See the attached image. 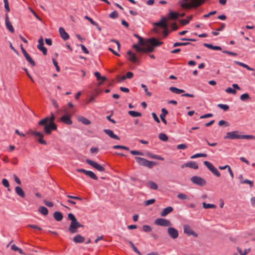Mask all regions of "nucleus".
<instances>
[{
  "label": "nucleus",
  "instance_id": "c85d7f7f",
  "mask_svg": "<svg viewBox=\"0 0 255 255\" xmlns=\"http://www.w3.org/2000/svg\"><path fill=\"white\" fill-rule=\"evenodd\" d=\"M235 63H236L238 65H240L244 68H246V69H247L249 70H250V71H254L255 70V69L254 68H251L248 65L245 64L243 63H242L241 62L235 61Z\"/></svg>",
  "mask_w": 255,
  "mask_h": 255
},
{
  "label": "nucleus",
  "instance_id": "7c9ffc66",
  "mask_svg": "<svg viewBox=\"0 0 255 255\" xmlns=\"http://www.w3.org/2000/svg\"><path fill=\"white\" fill-rule=\"evenodd\" d=\"M159 139L163 141H166L168 139L167 135L164 133H160L158 135Z\"/></svg>",
  "mask_w": 255,
  "mask_h": 255
},
{
  "label": "nucleus",
  "instance_id": "aec40b11",
  "mask_svg": "<svg viewBox=\"0 0 255 255\" xmlns=\"http://www.w3.org/2000/svg\"><path fill=\"white\" fill-rule=\"evenodd\" d=\"M127 54L129 56L128 58V60L134 63L137 61V58L135 54L133 53L131 51H128Z\"/></svg>",
  "mask_w": 255,
  "mask_h": 255
},
{
  "label": "nucleus",
  "instance_id": "58836bf2",
  "mask_svg": "<svg viewBox=\"0 0 255 255\" xmlns=\"http://www.w3.org/2000/svg\"><path fill=\"white\" fill-rule=\"evenodd\" d=\"M177 197L181 200H188L189 199L188 196L187 195L183 194V193H179L177 195Z\"/></svg>",
  "mask_w": 255,
  "mask_h": 255
},
{
  "label": "nucleus",
  "instance_id": "dca6fc26",
  "mask_svg": "<svg viewBox=\"0 0 255 255\" xmlns=\"http://www.w3.org/2000/svg\"><path fill=\"white\" fill-rule=\"evenodd\" d=\"M184 167H188L194 169H197L199 167L198 165L194 161L187 162L182 166V168H184Z\"/></svg>",
  "mask_w": 255,
  "mask_h": 255
},
{
  "label": "nucleus",
  "instance_id": "ddd939ff",
  "mask_svg": "<svg viewBox=\"0 0 255 255\" xmlns=\"http://www.w3.org/2000/svg\"><path fill=\"white\" fill-rule=\"evenodd\" d=\"M5 25L6 28L9 30V31L13 33L14 32V29L13 27V26L10 22V21L9 20L8 14H6L5 16Z\"/></svg>",
  "mask_w": 255,
  "mask_h": 255
},
{
  "label": "nucleus",
  "instance_id": "423d86ee",
  "mask_svg": "<svg viewBox=\"0 0 255 255\" xmlns=\"http://www.w3.org/2000/svg\"><path fill=\"white\" fill-rule=\"evenodd\" d=\"M189 2H182L180 4L181 6L185 9L196 8L203 4L205 0H189Z\"/></svg>",
  "mask_w": 255,
  "mask_h": 255
},
{
  "label": "nucleus",
  "instance_id": "c9c22d12",
  "mask_svg": "<svg viewBox=\"0 0 255 255\" xmlns=\"http://www.w3.org/2000/svg\"><path fill=\"white\" fill-rule=\"evenodd\" d=\"M203 207L205 209H209V208H216L217 207L216 205L214 204H207L205 202L203 203Z\"/></svg>",
  "mask_w": 255,
  "mask_h": 255
},
{
  "label": "nucleus",
  "instance_id": "f3484780",
  "mask_svg": "<svg viewBox=\"0 0 255 255\" xmlns=\"http://www.w3.org/2000/svg\"><path fill=\"white\" fill-rule=\"evenodd\" d=\"M173 211V208L172 207L168 206L164 208L162 211L160 213V215L161 217H165L168 214Z\"/></svg>",
  "mask_w": 255,
  "mask_h": 255
},
{
  "label": "nucleus",
  "instance_id": "338daca9",
  "mask_svg": "<svg viewBox=\"0 0 255 255\" xmlns=\"http://www.w3.org/2000/svg\"><path fill=\"white\" fill-rule=\"evenodd\" d=\"M96 97V95H92L90 98L88 100V101L86 102V104H88L89 103H91V102H93L95 101V99Z\"/></svg>",
  "mask_w": 255,
  "mask_h": 255
},
{
  "label": "nucleus",
  "instance_id": "f257e3e1",
  "mask_svg": "<svg viewBox=\"0 0 255 255\" xmlns=\"http://www.w3.org/2000/svg\"><path fill=\"white\" fill-rule=\"evenodd\" d=\"M170 20H175V11L170 10L167 17H162L160 21L155 22V26H160L164 29L165 36L168 35V28L171 27L173 31L175 30V22L171 23Z\"/></svg>",
  "mask_w": 255,
  "mask_h": 255
},
{
  "label": "nucleus",
  "instance_id": "f8f14e48",
  "mask_svg": "<svg viewBox=\"0 0 255 255\" xmlns=\"http://www.w3.org/2000/svg\"><path fill=\"white\" fill-rule=\"evenodd\" d=\"M64 112L66 113L64 115L62 116L60 118V120L63 122L65 124L67 125H71L72 124V121L71 120V116L67 114V112L66 110H64Z\"/></svg>",
  "mask_w": 255,
  "mask_h": 255
},
{
  "label": "nucleus",
  "instance_id": "473e14b6",
  "mask_svg": "<svg viewBox=\"0 0 255 255\" xmlns=\"http://www.w3.org/2000/svg\"><path fill=\"white\" fill-rule=\"evenodd\" d=\"M86 175H87L88 176L90 177V178L94 180H98V179L97 176L93 172L91 171H88Z\"/></svg>",
  "mask_w": 255,
  "mask_h": 255
},
{
  "label": "nucleus",
  "instance_id": "2eb2a0df",
  "mask_svg": "<svg viewBox=\"0 0 255 255\" xmlns=\"http://www.w3.org/2000/svg\"><path fill=\"white\" fill-rule=\"evenodd\" d=\"M103 131L107 134H108L111 138L117 140H120V137L116 134H114V133L112 130L108 129H104Z\"/></svg>",
  "mask_w": 255,
  "mask_h": 255
},
{
  "label": "nucleus",
  "instance_id": "a19ab883",
  "mask_svg": "<svg viewBox=\"0 0 255 255\" xmlns=\"http://www.w3.org/2000/svg\"><path fill=\"white\" fill-rule=\"evenodd\" d=\"M207 155L206 153H197L192 155L191 158H195L197 157H206Z\"/></svg>",
  "mask_w": 255,
  "mask_h": 255
},
{
  "label": "nucleus",
  "instance_id": "4468645a",
  "mask_svg": "<svg viewBox=\"0 0 255 255\" xmlns=\"http://www.w3.org/2000/svg\"><path fill=\"white\" fill-rule=\"evenodd\" d=\"M59 32L61 37L64 40H66L69 38V34L65 31V29L60 27L59 29Z\"/></svg>",
  "mask_w": 255,
  "mask_h": 255
},
{
  "label": "nucleus",
  "instance_id": "6ab92c4d",
  "mask_svg": "<svg viewBox=\"0 0 255 255\" xmlns=\"http://www.w3.org/2000/svg\"><path fill=\"white\" fill-rule=\"evenodd\" d=\"M161 112L162 113H161V114L160 115V118L161 121H162V122L164 124L166 125L167 124V121L165 120V117L168 114V112L165 109L162 108L161 109Z\"/></svg>",
  "mask_w": 255,
  "mask_h": 255
},
{
  "label": "nucleus",
  "instance_id": "ea45409f",
  "mask_svg": "<svg viewBox=\"0 0 255 255\" xmlns=\"http://www.w3.org/2000/svg\"><path fill=\"white\" fill-rule=\"evenodd\" d=\"M218 107L223 109L225 111H228L229 109V107L227 105L219 104L218 105Z\"/></svg>",
  "mask_w": 255,
  "mask_h": 255
},
{
  "label": "nucleus",
  "instance_id": "680f3d73",
  "mask_svg": "<svg viewBox=\"0 0 255 255\" xmlns=\"http://www.w3.org/2000/svg\"><path fill=\"white\" fill-rule=\"evenodd\" d=\"M43 203L48 207H52L53 206V203L52 202L47 201V200H44L43 201Z\"/></svg>",
  "mask_w": 255,
  "mask_h": 255
},
{
  "label": "nucleus",
  "instance_id": "72a5a7b5",
  "mask_svg": "<svg viewBox=\"0 0 255 255\" xmlns=\"http://www.w3.org/2000/svg\"><path fill=\"white\" fill-rule=\"evenodd\" d=\"M237 250L240 255H246L251 251L250 249H245L243 251L241 248H238Z\"/></svg>",
  "mask_w": 255,
  "mask_h": 255
},
{
  "label": "nucleus",
  "instance_id": "4d7b16f0",
  "mask_svg": "<svg viewBox=\"0 0 255 255\" xmlns=\"http://www.w3.org/2000/svg\"><path fill=\"white\" fill-rule=\"evenodd\" d=\"M52 61H53V63L54 65V66H55V67H56V71H57V72H60V68L59 66H58V63H57V62L56 61V60L55 59H53Z\"/></svg>",
  "mask_w": 255,
  "mask_h": 255
},
{
  "label": "nucleus",
  "instance_id": "3c124183",
  "mask_svg": "<svg viewBox=\"0 0 255 255\" xmlns=\"http://www.w3.org/2000/svg\"><path fill=\"white\" fill-rule=\"evenodd\" d=\"M118 12L115 10L110 14V17L112 18H116L118 17Z\"/></svg>",
  "mask_w": 255,
  "mask_h": 255
},
{
  "label": "nucleus",
  "instance_id": "4c0bfd02",
  "mask_svg": "<svg viewBox=\"0 0 255 255\" xmlns=\"http://www.w3.org/2000/svg\"><path fill=\"white\" fill-rule=\"evenodd\" d=\"M11 250H12L14 251L18 252L20 254H22V255L24 254V253L22 251V250L21 249L17 247V246H16L15 245H12L11 247Z\"/></svg>",
  "mask_w": 255,
  "mask_h": 255
},
{
  "label": "nucleus",
  "instance_id": "1a4fd4ad",
  "mask_svg": "<svg viewBox=\"0 0 255 255\" xmlns=\"http://www.w3.org/2000/svg\"><path fill=\"white\" fill-rule=\"evenodd\" d=\"M86 162L99 171L103 172L105 171V168L103 166L91 159H87Z\"/></svg>",
  "mask_w": 255,
  "mask_h": 255
},
{
  "label": "nucleus",
  "instance_id": "13d9d810",
  "mask_svg": "<svg viewBox=\"0 0 255 255\" xmlns=\"http://www.w3.org/2000/svg\"><path fill=\"white\" fill-rule=\"evenodd\" d=\"M218 125L219 126H222L223 125H225L226 127H228L229 126V123L227 122H226L224 120H221L219 121Z\"/></svg>",
  "mask_w": 255,
  "mask_h": 255
},
{
  "label": "nucleus",
  "instance_id": "b1692460",
  "mask_svg": "<svg viewBox=\"0 0 255 255\" xmlns=\"http://www.w3.org/2000/svg\"><path fill=\"white\" fill-rule=\"evenodd\" d=\"M53 217L56 221H60L63 219V216L60 212L56 211L53 214Z\"/></svg>",
  "mask_w": 255,
  "mask_h": 255
},
{
  "label": "nucleus",
  "instance_id": "7ed1b4c3",
  "mask_svg": "<svg viewBox=\"0 0 255 255\" xmlns=\"http://www.w3.org/2000/svg\"><path fill=\"white\" fill-rule=\"evenodd\" d=\"M163 44V42L159 41L155 38L152 37L147 40L145 47H142L141 53L152 52L154 51V47L158 46Z\"/></svg>",
  "mask_w": 255,
  "mask_h": 255
},
{
  "label": "nucleus",
  "instance_id": "0eeeda50",
  "mask_svg": "<svg viewBox=\"0 0 255 255\" xmlns=\"http://www.w3.org/2000/svg\"><path fill=\"white\" fill-rule=\"evenodd\" d=\"M134 158L138 164L145 167H147L149 168H151L156 165L155 162L149 161L144 158L136 156Z\"/></svg>",
  "mask_w": 255,
  "mask_h": 255
},
{
  "label": "nucleus",
  "instance_id": "a211bd4d",
  "mask_svg": "<svg viewBox=\"0 0 255 255\" xmlns=\"http://www.w3.org/2000/svg\"><path fill=\"white\" fill-rule=\"evenodd\" d=\"M85 238L79 234L76 235L73 239V242L75 243H82L85 242Z\"/></svg>",
  "mask_w": 255,
  "mask_h": 255
},
{
  "label": "nucleus",
  "instance_id": "0e129e2a",
  "mask_svg": "<svg viewBox=\"0 0 255 255\" xmlns=\"http://www.w3.org/2000/svg\"><path fill=\"white\" fill-rule=\"evenodd\" d=\"M152 116L153 119L156 122H157V123H159L160 122L159 118H158V117L157 116L156 114L155 113H152Z\"/></svg>",
  "mask_w": 255,
  "mask_h": 255
},
{
  "label": "nucleus",
  "instance_id": "69168bd1",
  "mask_svg": "<svg viewBox=\"0 0 255 255\" xmlns=\"http://www.w3.org/2000/svg\"><path fill=\"white\" fill-rule=\"evenodd\" d=\"M211 172L217 177H220L221 176L220 173L216 168H215Z\"/></svg>",
  "mask_w": 255,
  "mask_h": 255
},
{
  "label": "nucleus",
  "instance_id": "cd10ccee",
  "mask_svg": "<svg viewBox=\"0 0 255 255\" xmlns=\"http://www.w3.org/2000/svg\"><path fill=\"white\" fill-rule=\"evenodd\" d=\"M168 233L170 236L175 239V229L172 227H169L168 229Z\"/></svg>",
  "mask_w": 255,
  "mask_h": 255
},
{
  "label": "nucleus",
  "instance_id": "20e7f679",
  "mask_svg": "<svg viewBox=\"0 0 255 255\" xmlns=\"http://www.w3.org/2000/svg\"><path fill=\"white\" fill-rule=\"evenodd\" d=\"M68 219L71 220L68 230L72 233L74 234L78 232V228L82 227L83 228L84 226L81 224L77 220L75 216L72 213H69L68 215Z\"/></svg>",
  "mask_w": 255,
  "mask_h": 255
},
{
  "label": "nucleus",
  "instance_id": "c756f323",
  "mask_svg": "<svg viewBox=\"0 0 255 255\" xmlns=\"http://www.w3.org/2000/svg\"><path fill=\"white\" fill-rule=\"evenodd\" d=\"M128 114L132 117H141L142 116L140 113L134 111H129L128 112Z\"/></svg>",
  "mask_w": 255,
  "mask_h": 255
},
{
  "label": "nucleus",
  "instance_id": "bf43d9fd",
  "mask_svg": "<svg viewBox=\"0 0 255 255\" xmlns=\"http://www.w3.org/2000/svg\"><path fill=\"white\" fill-rule=\"evenodd\" d=\"M222 52L234 56H236L237 55V53L227 50H223Z\"/></svg>",
  "mask_w": 255,
  "mask_h": 255
},
{
  "label": "nucleus",
  "instance_id": "e433bc0d",
  "mask_svg": "<svg viewBox=\"0 0 255 255\" xmlns=\"http://www.w3.org/2000/svg\"><path fill=\"white\" fill-rule=\"evenodd\" d=\"M240 99L242 101H245L250 100L251 98L248 93H245L241 96Z\"/></svg>",
  "mask_w": 255,
  "mask_h": 255
},
{
  "label": "nucleus",
  "instance_id": "864d4df0",
  "mask_svg": "<svg viewBox=\"0 0 255 255\" xmlns=\"http://www.w3.org/2000/svg\"><path fill=\"white\" fill-rule=\"evenodd\" d=\"M132 47L134 49H135L136 50V51L137 52H140V53L142 52V50H143L142 47H140L137 44H134Z\"/></svg>",
  "mask_w": 255,
  "mask_h": 255
},
{
  "label": "nucleus",
  "instance_id": "37998d69",
  "mask_svg": "<svg viewBox=\"0 0 255 255\" xmlns=\"http://www.w3.org/2000/svg\"><path fill=\"white\" fill-rule=\"evenodd\" d=\"M190 21V19H180L179 20V22H180L181 25H185L187 24Z\"/></svg>",
  "mask_w": 255,
  "mask_h": 255
},
{
  "label": "nucleus",
  "instance_id": "412c9836",
  "mask_svg": "<svg viewBox=\"0 0 255 255\" xmlns=\"http://www.w3.org/2000/svg\"><path fill=\"white\" fill-rule=\"evenodd\" d=\"M16 193L21 198H24L25 197V193L22 189L19 186H16L15 188Z\"/></svg>",
  "mask_w": 255,
  "mask_h": 255
},
{
  "label": "nucleus",
  "instance_id": "8fccbe9b",
  "mask_svg": "<svg viewBox=\"0 0 255 255\" xmlns=\"http://www.w3.org/2000/svg\"><path fill=\"white\" fill-rule=\"evenodd\" d=\"M141 86L144 89V91L146 92V94L148 96H150L151 95V93L148 91L147 87L145 85L142 84Z\"/></svg>",
  "mask_w": 255,
  "mask_h": 255
},
{
  "label": "nucleus",
  "instance_id": "603ef678",
  "mask_svg": "<svg viewBox=\"0 0 255 255\" xmlns=\"http://www.w3.org/2000/svg\"><path fill=\"white\" fill-rule=\"evenodd\" d=\"M2 185L5 187H9V182L8 181V180L6 179H5V178H3L2 180Z\"/></svg>",
  "mask_w": 255,
  "mask_h": 255
},
{
  "label": "nucleus",
  "instance_id": "a878e982",
  "mask_svg": "<svg viewBox=\"0 0 255 255\" xmlns=\"http://www.w3.org/2000/svg\"><path fill=\"white\" fill-rule=\"evenodd\" d=\"M78 121L85 125H89L91 124V121L89 120L82 116L79 117Z\"/></svg>",
  "mask_w": 255,
  "mask_h": 255
},
{
  "label": "nucleus",
  "instance_id": "39448f33",
  "mask_svg": "<svg viewBox=\"0 0 255 255\" xmlns=\"http://www.w3.org/2000/svg\"><path fill=\"white\" fill-rule=\"evenodd\" d=\"M239 131L235 130L231 132H228L224 136V139H255V136L252 135H241L239 134Z\"/></svg>",
  "mask_w": 255,
  "mask_h": 255
},
{
  "label": "nucleus",
  "instance_id": "f704fd0d",
  "mask_svg": "<svg viewBox=\"0 0 255 255\" xmlns=\"http://www.w3.org/2000/svg\"><path fill=\"white\" fill-rule=\"evenodd\" d=\"M128 242L130 244L131 247L132 248L134 252L137 253L138 255H142L141 253L138 250V249L136 248V247L134 246V245L131 241H128Z\"/></svg>",
  "mask_w": 255,
  "mask_h": 255
},
{
  "label": "nucleus",
  "instance_id": "f03ea898",
  "mask_svg": "<svg viewBox=\"0 0 255 255\" xmlns=\"http://www.w3.org/2000/svg\"><path fill=\"white\" fill-rule=\"evenodd\" d=\"M55 117L53 113H51V117H46L41 121H39L38 125L44 126V131L47 134H50L51 130H57V125L54 121Z\"/></svg>",
  "mask_w": 255,
  "mask_h": 255
},
{
  "label": "nucleus",
  "instance_id": "e2e57ef3",
  "mask_svg": "<svg viewBox=\"0 0 255 255\" xmlns=\"http://www.w3.org/2000/svg\"><path fill=\"white\" fill-rule=\"evenodd\" d=\"M177 148L179 149H185L187 148V146L185 144H180L177 145Z\"/></svg>",
  "mask_w": 255,
  "mask_h": 255
},
{
  "label": "nucleus",
  "instance_id": "5701e85b",
  "mask_svg": "<svg viewBox=\"0 0 255 255\" xmlns=\"http://www.w3.org/2000/svg\"><path fill=\"white\" fill-rule=\"evenodd\" d=\"M38 133L39 134L38 135H36L35 137H38V142L43 145H46V141L43 139L44 134L41 132L38 131Z\"/></svg>",
  "mask_w": 255,
  "mask_h": 255
},
{
  "label": "nucleus",
  "instance_id": "c03bdc74",
  "mask_svg": "<svg viewBox=\"0 0 255 255\" xmlns=\"http://www.w3.org/2000/svg\"><path fill=\"white\" fill-rule=\"evenodd\" d=\"M38 42V44L37 45L38 48L44 46V41H43V38L42 36H40Z\"/></svg>",
  "mask_w": 255,
  "mask_h": 255
},
{
  "label": "nucleus",
  "instance_id": "774afa93",
  "mask_svg": "<svg viewBox=\"0 0 255 255\" xmlns=\"http://www.w3.org/2000/svg\"><path fill=\"white\" fill-rule=\"evenodd\" d=\"M81 48H82V50L83 51V52L86 53V54H89V50L87 49V48L83 44H80V45Z\"/></svg>",
  "mask_w": 255,
  "mask_h": 255
},
{
  "label": "nucleus",
  "instance_id": "2f4dec72",
  "mask_svg": "<svg viewBox=\"0 0 255 255\" xmlns=\"http://www.w3.org/2000/svg\"><path fill=\"white\" fill-rule=\"evenodd\" d=\"M204 164L211 171L215 168L211 163L208 161H204Z\"/></svg>",
  "mask_w": 255,
  "mask_h": 255
},
{
  "label": "nucleus",
  "instance_id": "79ce46f5",
  "mask_svg": "<svg viewBox=\"0 0 255 255\" xmlns=\"http://www.w3.org/2000/svg\"><path fill=\"white\" fill-rule=\"evenodd\" d=\"M142 230L144 232L148 233L151 231V228L148 225H143L142 226Z\"/></svg>",
  "mask_w": 255,
  "mask_h": 255
},
{
  "label": "nucleus",
  "instance_id": "5fc2aeb1",
  "mask_svg": "<svg viewBox=\"0 0 255 255\" xmlns=\"http://www.w3.org/2000/svg\"><path fill=\"white\" fill-rule=\"evenodd\" d=\"M226 92L228 93H232L233 94H236V91L235 89H232L231 87H229L226 89Z\"/></svg>",
  "mask_w": 255,
  "mask_h": 255
},
{
  "label": "nucleus",
  "instance_id": "de8ad7c7",
  "mask_svg": "<svg viewBox=\"0 0 255 255\" xmlns=\"http://www.w3.org/2000/svg\"><path fill=\"white\" fill-rule=\"evenodd\" d=\"M27 227L31 228L32 229H34V230H38V231H41L42 230L41 228H40V227H39V226H38L37 225H35L29 224V225H27Z\"/></svg>",
  "mask_w": 255,
  "mask_h": 255
},
{
  "label": "nucleus",
  "instance_id": "9b49d317",
  "mask_svg": "<svg viewBox=\"0 0 255 255\" xmlns=\"http://www.w3.org/2000/svg\"><path fill=\"white\" fill-rule=\"evenodd\" d=\"M183 229L184 233L186 234L187 236H193L195 238L198 237V234L193 231V230L192 229L191 227L190 226L184 225Z\"/></svg>",
  "mask_w": 255,
  "mask_h": 255
},
{
  "label": "nucleus",
  "instance_id": "a18cd8bd",
  "mask_svg": "<svg viewBox=\"0 0 255 255\" xmlns=\"http://www.w3.org/2000/svg\"><path fill=\"white\" fill-rule=\"evenodd\" d=\"M190 45V46H192V44L190 42H176V46H185V45Z\"/></svg>",
  "mask_w": 255,
  "mask_h": 255
},
{
  "label": "nucleus",
  "instance_id": "6e6d98bb",
  "mask_svg": "<svg viewBox=\"0 0 255 255\" xmlns=\"http://www.w3.org/2000/svg\"><path fill=\"white\" fill-rule=\"evenodd\" d=\"M67 197H68L69 199L78 200L79 201L82 200V199L81 197H78V196H71V195H67Z\"/></svg>",
  "mask_w": 255,
  "mask_h": 255
},
{
  "label": "nucleus",
  "instance_id": "4be33fe9",
  "mask_svg": "<svg viewBox=\"0 0 255 255\" xmlns=\"http://www.w3.org/2000/svg\"><path fill=\"white\" fill-rule=\"evenodd\" d=\"M26 60L32 66H35L36 64L34 61L31 58L28 53L26 51L23 53Z\"/></svg>",
  "mask_w": 255,
  "mask_h": 255
},
{
  "label": "nucleus",
  "instance_id": "052dcab7",
  "mask_svg": "<svg viewBox=\"0 0 255 255\" xmlns=\"http://www.w3.org/2000/svg\"><path fill=\"white\" fill-rule=\"evenodd\" d=\"M38 131H34V130H32V129H29L28 131H27V134H32L34 136H36V135H38L39 134L38 133Z\"/></svg>",
  "mask_w": 255,
  "mask_h": 255
},
{
  "label": "nucleus",
  "instance_id": "09e8293b",
  "mask_svg": "<svg viewBox=\"0 0 255 255\" xmlns=\"http://www.w3.org/2000/svg\"><path fill=\"white\" fill-rule=\"evenodd\" d=\"M155 202V200L154 199H150V200H147L146 201H145L144 202V205L145 206H148L149 205H151V204H152L153 203H154Z\"/></svg>",
  "mask_w": 255,
  "mask_h": 255
},
{
  "label": "nucleus",
  "instance_id": "9d476101",
  "mask_svg": "<svg viewBox=\"0 0 255 255\" xmlns=\"http://www.w3.org/2000/svg\"><path fill=\"white\" fill-rule=\"evenodd\" d=\"M154 224L162 227H169L171 226L170 222L164 218H158L156 219L154 221Z\"/></svg>",
  "mask_w": 255,
  "mask_h": 255
},
{
  "label": "nucleus",
  "instance_id": "bb28decb",
  "mask_svg": "<svg viewBox=\"0 0 255 255\" xmlns=\"http://www.w3.org/2000/svg\"><path fill=\"white\" fill-rule=\"evenodd\" d=\"M147 186L153 190H156L158 188L157 184L152 181H150L147 183Z\"/></svg>",
  "mask_w": 255,
  "mask_h": 255
},
{
  "label": "nucleus",
  "instance_id": "6e6552de",
  "mask_svg": "<svg viewBox=\"0 0 255 255\" xmlns=\"http://www.w3.org/2000/svg\"><path fill=\"white\" fill-rule=\"evenodd\" d=\"M190 180L193 183L200 186H204L207 184L206 181L204 179L197 176L192 177Z\"/></svg>",
  "mask_w": 255,
  "mask_h": 255
},
{
  "label": "nucleus",
  "instance_id": "393cba45",
  "mask_svg": "<svg viewBox=\"0 0 255 255\" xmlns=\"http://www.w3.org/2000/svg\"><path fill=\"white\" fill-rule=\"evenodd\" d=\"M38 211L44 216H46L48 214V209L44 206L39 207Z\"/></svg>",
  "mask_w": 255,
  "mask_h": 255
},
{
  "label": "nucleus",
  "instance_id": "49530a36",
  "mask_svg": "<svg viewBox=\"0 0 255 255\" xmlns=\"http://www.w3.org/2000/svg\"><path fill=\"white\" fill-rule=\"evenodd\" d=\"M84 18H85L86 19H87V20H89V21L90 22V23H91L92 25H97V22H96L95 21H94V20H93L91 17H90L89 16H87V15H86V16H85L84 17Z\"/></svg>",
  "mask_w": 255,
  "mask_h": 255
}]
</instances>
